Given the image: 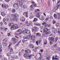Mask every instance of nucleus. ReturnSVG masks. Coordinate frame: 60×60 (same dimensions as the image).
Here are the masks:
<instances>
[{"instance_id":"nucleus-33","label":"nucleus","mask_w":60,"mask_h":60,"mask_svg":"<svg viewBox=\"0 0 60 60\" xmlns=\"http://www.w3.org/2000/svg\"><path fill=\"white\" fill-rule=\"evenodd\" d=\"M5 4H2L1 6L2 8H4V6H5Z\"/></svg>"},{"instance_id":"nucleus-18","label":"nucleus","mask_w":60,"mask_h":60,"mask_svg":"<svg viewBox=\"0 0 60 60\" xmlns=\"http://www.w3.org/2000/svg\"><path fill=\"white\" fill-rule=\"evenodd\" d=\"M40 14V13L39 12H38L37 13V14L36 15V17H37V18H39L40 16V15H39Z\"/></svg>"},{"instance_id":"nucleus-10","label":"nucleus","mask_w":60,"mask_h":60,"mask_svg":"<svg viewBox=\"0 0 60 60\" xmlns=\"http://www.w3.org/2000/svg\"><path fill=\"white\" fill-rule=\"evenodd\" d=\"M23 15L24 16H26V18H28V12H25L23 13Z\"/></svg>"},{"instance_id":"nucleus-21","label":"nucleus","mask_w":60,"mask_h":60,"mask_svg":"<svg viewBox=\"0 0 60 60\" xmlns=\"http://www.w3.org/2000/svg\"><path fill=\"white\" fill-rule=\"evenodd\" d=\"M17 6H18V4H17L15 3V4H14L13 6V7L15 8Z\"/></svg>"},{"instance_id":"nucleus-15","label":"nucleus","mask_w":60,"mask_h":60,"mask_svg":"<svg viewBox=\"0 0 60 60\" xmlns=\"http://www.w3.org/2000/svg\"><path fill=\"white\" fill-rule=\"evenodd\" d=\"M20 20L22 22H24V21H25V18H21L20 19Z\"/></svg>"},{"instance_id":"nucleus-37","label":"nucleus","mask_w":60,"mask_h":60,"mask_svg":"<svg viewBox=\"0 0 60 60\" xmlns=\"http://www.w3.org/2000/svg\"><path fill=\"white\" fill-rule=\"evenodd\" d=\"M11 54V53H8L7 54V56H8L9 57H10V55Z\"/></svg>"},{"instance_id":"nucleus-12","label":"nucleus","mask_w":60,"mask_h":60,"mask_svg":"<svg viewBox=\"0 0 60 60\" xmlns=\"http://www.w3.org/2000/svg\"><path fill=\"white\" fill-rule=\"evenodd\" d=\"M35 37V36L34 35H32L30 37V40L31 41H32L34 39V38Z\"/></svg>"},{"instance_id":"nucleus-34","label":"nucleus","mask_w":60,"mask_h":60,"mask_svg":"<svg viewBox=\"0 0 60 60\" xmlns=\"http://www.w3.org/2000/svg\"><path fill=\"white\" fill-rule=\"evenodd\" d=\"M36 35L37 36H41V34L40 33H37L36 34Z\"/></svg>"},{"instance_id":"nucleus-60","label":"nucleus","mask_w":60,"mask_h":60,"mask_svg":"<svg viewBox=\"0 0 60 60\" xmlns=\"http://www.w3.org/2000/svg\"><path fill=\"white\" fill-rule=\"evenodd\" d=\"M15 35L16 36H18V34L17 33H15Z\"/></svg>"},{"instance_id":"nucleus-14","label":"nucleus","mask_w":60,"mask_h":60,"mask_svg":"<svg viewBox=\"0 0 60 60\" xmlns=\"http://www.w3.org/2000/svg\"><path fill=\"white\" fill-rule=\"evenodd\" d=\"M24 39L22 40V41L23 42H24L25 41H27V38H23Z\"/></svg>"},{"instance_id":"nucleus-64","label":"nucleus","mask_w":60,"mask_h":60,"mask_svg":"<svg viewBox=\"0 0 60 60\" xmlns=\"http://www.w3.org/2000/svg\"><path fill=\"white\" fill-rule=\"evenodd\" d=\"M60 4V0L58 1V2L57 3V4Z\"/></svg>"},{"instance_id":"nucleus-43","label":"nucleus","mask_w":60,"mask_h":60,"mask_svg":"<svg viewBox=\"0 0 60 60\" xmlns=\"http://www.w3.org/2000/svg\"><path fill=\"white\" fill-rule=\"evenodd\" d=\"M56 26L57 27L58 26H59V23H57L56 24Z\"/></svg>"},{"instance_id":"nucleus-59","label":"nucleus","mask_w":60,"mask_h":60,"mask_svg":"<svg viewBox=\"0 0 60 60\" xmlns=\"http://www.w3.org/2000/svg\"><path fill=\"white\" fill-rule=\"evenodd\" d=\"M5 2H8L10 1V0H5Z\"/></svg>"},{"instance_id":"nucleus-29","label":"nucleus","mask_w":60,"mask_h":60,"mask_svg":"<svg viewBox=\"0 0 60 60\" xmlns=\"http://www.w3.org/2000/svg\"><path fill=\"white\" fill-rule=\"evenodd\" d=\"M2 44L4 46H6V42H2Z\"/></svg>"},{"instance_id":"nucleus-44","label":"nucleus","mask_w":60,"mask_h":60,"mask_svg":"<svg viewBox=\"0 0 60 60\" xmlns=\"http://www.w3.org/2000/svg\"><path fill=\"white\" fill-rule=\"evenodd\" d=\"M41 40L39 39V42H38L39 44H41Z\"/></svg>"},{"instance_id":"nucleus-61","label":"nucleus","mask_w":60,"mask_h":60,"mask_svg":"<svg viewBox=\"0 0 60 60\" xmlns=\"http://www.w3.org/2000/svg\"><path fill=\"white\" fill-rule=\"evenodd\" d=\"M33 5H32L30 7V8H33Z\"/></svg>"},{"instance_id":"nucleus-7","label":"nucleus","mask_w":60,"mask_h":60,"mask_svg":"<svg viewBox=\"0 0 60 60\" xmlns=\"http://www.w3.org/2000/svg\"><path fill=\"white\" fill-rule=\"evenodd\" d=\"M10 20L12 22H13L14 21H15L16 22H18V21L17 18H14V17H13V18L12 19H11Z\"/></svg>"},{"instance_id":"nucleus-36","label":"nucleus","mask_w":60,"mask_h":60,"mask_svg":"<svg viewBox=\"0 0 60 60\" xmlns=\"http://www.w3.org/2000/svg\"><path fill=\"white\" fill-rule=\"evenodd\" d=\"M8 7V5H5V6L4 8L5 9H7Z\"/></svg>"},{"instance_id":"nucleus-38","label":"nucleus","mask_w":60,"mask_h":60,"mask_svg":"<svg viewBox=\"0 0 60 60\" xmlns=\"http://www.w3.org/2000/svg\"><path fill=\"white\" fill-rule=\"evenodd\" d=\"M19 3L20 4V5H21L22 4V2H21V1H20V0H19Z\"/></svg>"},{"instance_id":"nucleus-51","label":"nucleus","mask_w":60,"mask_h":60,"mask_svg":"<svg viewBox=\"0 0 60 60\" xmlns=\"http://www.w3.org/2000/svg\"><path fill=\"white\" fill-rule=\"evenodd\" d=\"M50 34V32H48L46 33V34L49 35V34Z\"/></svg>"},{"instance_id":"nucleus-6","label":"nucleus","mask_w":60,"mask_h":60,"mask_svg":"<svg viewBox=\"0 0 60 60\" xmlns=\"http://www.w3.org/2000/svg\"><path fill=\"white\" fill-rule=\"evenodd\" d=\"M57 6L55 7L54 8L53 10V11H55L56 10H57L59 8V7L60 6V4L57 5Z\"/></svg>"},{"instance_id":"nucleus-63","label":"nucleus","mask_w":60,"mask_h":60,"mask_svg":"<svg viewBox=\"0 0 60 60\" xmlns=\"http://www.w3.org/2000/svg\"><path fill=\"white\" fill-rule=\"evenodd\" d=\"M3 22H0L1 26H3Z\"/></svg>"},{"instance_id":"nucleus-9","label":"nucleus","mask_w":60,"mask_h":60,"mask_svg":"<svg viewBox=\"0 0 60 60\" xmlns=\"http://www.w3.org/2000/svg\"><path fill=\"white\" fill-rule=\"evenodd\" d=\"M32 30L33 31H34V32H37L38 29H37V27H35L32 28Z\"/></svg>"},{"instance_id":"nucleus-23","label":"nucleus","mask_w":60,"mask_h":60,"mask_svg":"<svg viewBox=\"0 0 60 60\" xmlns=\"http://www.w3.org/2000/svg\"><path fill=\"white\" fill-rule=\"evenodd\" d=\"M7 41V39L6 38H4V40H3V42H6Z\"/></svg>"},{"instance_id":"nucleus-27","label":"nucleus","mask_w":60,"mask_h":60,"mask_svg":"<svg viewBox=\"0 0 60 60\" xmlns=\"http://www.w3.org/2000/svg\"><path fill=\"white\" fill-rule=\"evenodd\" d=\"M30 48H31L32 49H33L34 48V46H33V45L31 44L30 45Z\"/></svg>"},{"instance_id":"nucleus-32","label":"nucleus","mask_w":60,"mask_h":60,"mask_svg":"<svg viewBox=\"0 0 60 60\" xmlns=\"http://www.w3.org/2000/svg\"><path fill=\"white\" fill-rule=\"evenodd\" d=\"M57 15L58 17V19H60V15L59 13H57Z\"/></svg>"},{"instance_id":"nucleus-42","label":"nucleus","mask_w":60,"mask_h":60,"mask_svg":"<svg viewBox=\"0 0 60 60\" xmlns=\"http://www.w3.org/2000/svg\"><path fill=\"white\" fill-rule=\"evenodd\" d=\"M58 40V38L56 37L55 38V42H57V41Z\"/></svg>"},{"instance_id":"nucleus-24","label":"nucleus","mask_w":60,"mask_h":60,"mask_svg":"<svg viewBox=\"0 0 60 60\" xmlns=\"http://www.w3.org/2000/svg\"><path fill=\"white\" fill-rule=\"evenodd\" d=\"M53 16L55 19H56L57 18V15L56 14H54Z\"/></svg>"},{"instance_id":"nucleus-53","label":"nucleus","mask_w":60,"mask_h":60,"mask_svg":"<svg viewBox=\"0 0 60 60\" xmlns=\"http://www.w3.org/2000/svg\"><path fill=\"white\" fill-rule=\"evenodd\" d=\"M49 19V17H48V18H46L45 19V20H46V21H47V20H48V19Z\"/></svg>"},{"instance_id":"nucleus-11","label":"nucleus","mask_w":60,"mask_h":60,"mask_svg":"<svg viewBox=\"0 0 60 60\" xmlns=\"http://www.w3.org/2000/svg\"><path fill=\"white\" fill-rule=\"evenodd\" d=\"M38 18L41 20H44V18L42 16H41L39 17H38Z\"/></svg>"},{"instance_id":"nucleus-30","label":"nucleus","mask_w":60,"mask_h":60,"mask_svg":"<svg viewBox=\"0 0 60 60\" xmlns=\"http://www.w3.org/2000/svg\"><path fill=\"white\" fill-rule=\"evenodd\" d=\"M13 51V49H12V48L11 47L10 50L9 51V52H10V53H11V52H12Z\"/></svg>"},{"instance_id":"nucleus-2","label":"nucleus","mask_w":60,"mask_h":60,"mask_svg":"<svg viewBox=\"0 0 60 60\" xmlns=\"http://www.w3.org/2000/svg\"><path fill=\"white\" fill-rule=\"evenodd\" d=\"M22 33H23L24 34L26 35V34H30V31L29 30H28L26 29L23 28L22 29Z\"/></svg>"},{"instance_id":"nucleus-62","label":"nucleus","mask_w":60,"mask_h":60,"mask_svg":"<svg viewBox=\"0 0 60 60\" xmlns=\"http://www.w3.org/2000/svg\"><path fill=\"white\" fill-rule=\"evenodd\" d=\"M8 36H11V34H10V33H8Z\"/></svg>"},{"instance_id":"nucleus-40","label":"nucleus","mask_w":60,"mask_h":60,"mask_svg":"<svg viewBox=\"0 0 60 60\" xmlns=\"http://www.w3.org/2000/svg\"><path fill=\"white\" fill-rule=\"evenodd\" d=\"M52 29L53 30V31H56V29L54 28V26H52Z\"/></svg>"},{"instance_id":"nucleus-16","label":"nucleus","mask_w":60,"mask_h":60,"mask_svg":"<svg viewBox=\"0 0 60 60\" xmlns=\"http://www.w3.org/2000/svg\"><path fill=\"white\" fill-rule=\"evenodd\" d=\"M19 16V15L17 13H16L15 14V15L13 16V18H16Z\"/></svg>"},{"instance_id":"nucleus-41","label":"nucleus","mask_w":60,"mask_h":60,"mask_svg":"<svg viewBox=\"0 0 60 60\" xmlns=\"http://www.w3.org/2000/svg\"><path fill=\"white\" fill-rule=\"evenodd\" d=\"M6 19H5L4 18V19H3V22L4 23L5 21H6Z\"/></svg>"},{"instance_id":"nucleus-22","label":"nucleus","mask_w":60,"mask_h":60,"mask_svg":"<svg viewBox=\"0 0 60 60\" xmlns=\"http://www.w3.org/2000/svg\"><path fill=\"white\" fill-rule=\"evenodd\" d=\"M32 4H33V6H34V7H36L37 6V5L36 4H35L34 2H32Z\"/></svg>"},{"instance_id":"nucleus-26","label":"nucleus","mask_w":60,"mask_h":60,"mask_svg":"<svg viewBox=\"0 0 60 60\" xmlns=\"http://www.w3.org/2000/svg\"><path fill=\"white\" fill-rule=\"evenodd\" d=\"M16 12V10L15 9H12L11 11L12 13H14L15 12Z\"/></svg>"},{"instance_id":"nucleus-54","label":"nucleus","mask_w":60,"mask_h":60,"mask_svg":"<svg viewBox=\"0 0 60 60\" xmlns=\"http://www.w3.org/2000/svg\"><path fill=\"white\" fill-rule=\"evenodd\" d=\"M21 52H20L19 53V56H21Z\"/></svg>"},{"instance_id":"nucleus-39","label":"nucleus","mask_w":60,"mask_h":60,"mask_svg":"<svg viewBox=\"0 0 60 60\" xmlns=\"http://www.w3.org/2000/svg\"><path fill=\"white\" fill-rule=\"evenodd\" d=\"M48 17H49V19H53V17L52 16H50Z\"/></svg>"},{"instance_id":"nucleus-4","label":"nucleus","mask_w":60,"mask_h":60,"mask_svg":"<svg viewBox=\"0 0 60 60\" xmlns=\"http://www.w3.org/2000/svg\"><path fill=\"white\" fill-rule=\"evenodd\" d=\"M25 54L24 55V56H26V55H28V54H29L30 53H31V50L29 49H27L25 51Z\"/></svg>"},{"instance_id":"nucleus-3","label":"nucleus","mask_w":60,"mask_h":60,"mask_svg":"<svg viewBox=\"0 0 60 60\" xmlns=\"http://www.w3.org/2000/svg\"><path fill=\"white\" fill-rule=\"evenodd\" d=\"M48 40L49 41H51L50 42V45H52L55 42V38L53 37H49Z\"/></svg>"},{"instance_id":"nucleus-17","label":"nucleus","mask_w":60,"mask_h":60,"mask_svg":"<svg viewBox=\"0 0 60 60\" xmlns=\"http://www.w3.org/2000/svg\"><path fill=\"white\" fill-rule=\"evenodd\" d=\"M38 19L36 18H34V19L33 21V22H36L37 21H38Z\"/></svg>"},{"instance_id":"nucleus-13","label":"nucleus","mask_w":60,"mask_h":60,"mask_svg":"<svg viewBox=\"0 0 60 60\" xmlns=\"http://www.w3.org/2000/svg\"><path fill=\"white\" fill-rule=\"evenodd\" d=\"M11 45H9V46L8 47H7L6 48V50L7 51H9L10 49V46H11Z\"/></svg>"},{"instance_id":"nucleus-20","label":"nucleus","mask_w":60,"mask_h":60,"mask_svg":"<svg viewBox=\"0 0 60 60\" xmlns=\"http://www.w3.org/2000/svg\"><path fill=\"white\" fill-rule=\"evenodd\" d=\"M49 30V29H48V28H44V31H45V32H47Z\"/></svg>"},{"instance_id":"nucleus-35","label":"nucleus","mask_w":60,"mask_h":60,"mask_svg":"<svg viewBox=\"0 0 60 60\" xmlns=\"http://www.w3.org/2000/svg\"><path fill=\"white\" fill-rule=\"evenodd\" d=\"M19 42L17 44L15 45V46L16 47H18L19 46Z\"/></svg>"},{"instance_id":"nucleus-50","label":"nucleus","mask_w":60,"mask_h":60,"mask_svg":"<svg viewBox=\"0 0 60 60\" xmlns=\"http://www.w3.org/2000/svg\"><path fill=\"white\" fill-rule=\"evenodd\" d=\"M50 59V57H47L46 58V59H47V60H49V59Z\"/></svg>"},{"instance_id":"nucleus-31","label":"nucleus","mask_w":60,"mask_h":60,"mask_svg":"<svg viewBox=\"0 0 60 60\" xmlns=\"http://www.w3.org/2000/svg\"><path fill=\"white\" fill-rule=\"evenodd\" d=\"M45 27H50V25H49V24H47L45 25Z\"/></svg>"},{"instance_id":"nucleus-25","label":"nucleus","mask_w":60,"mask_h":60,"mask_svg":"<svg viewBox=\"0 0 60 60\" xmlns=\"http://www.w3.org/2000/svg\"><path fill=\"white\" fill-rule=\"evenodd\" d=\"M1 15H2V16H5V15H6L5 13H4V12H1Z\"/></svg>"},{"instance_id":"nucleus-28","label":"nucleus","mask_w":60,"mask_h":60,"mask_svg":"<svg viewBox=\"0 0 60 60\" xmlns=\"http://www.w3.org/2000/svg\"><path fill=\"white\" fill-rule=\"evenodd\" d=\"M30 35H29L28 36H27L26 38L28 40H30Z\"/></svg>"},{"instance_id":"nucleus-46","label":"nucleus","mask_w":60,"mask_h":60,"mask_svg":"<svg viewBox=\"0 0 60 60\" xmlns=\"http://www.w3.org/2000/svg\"><path fill=\"white\" fill-rule=\"evenodd\" d=\"M42 24L43 26H46V23L45 22H44L42 23Z\"/></svg>"},{"instance_id":"nucleus-19","label":"nucleus","mask_w":60,"mask_h":60,"mask_svg":"<svg viewBox=\"0 0 60 60\" xmlns=\"http://www.w3.org/2000/svg\"><path fill=\"white\" fill-rule=\"evenodd\" d=\"M56 32L58 34L60 33V29L59 28L56 30Z\"/></svg>"},{"instance_id":"nucleus-52","label":"nucleus","mask_w":60,"mask_h":60,"mask_svg":"<svg viewBox=\"0 0 60 60\" xmlns=\"http://www.w3.org/2000/svg\"><path fill=\"white\" fill-rule=\"evenodd\" d=\"M33 15H31L30 17V19H32V18H33Z\"/></svg>"},{"instance_id":"nucleus-47","label":"nucleus","mask_w":60,"mask_h":60,"mask_svg":"<svg viewBox=\"0 0 60 60\" xmlns=\"http://www.w3.org/2000/svg\"><path fill=\"white\" fill-rule=\"evenodd\" d=\"M57 47V44H55L53 46V47H54V48H55V47Z\"/></svg>"},{"instance_id":"nucleus-1","label":"nucleus","mask_w":60,"mask_h":60,"mask_svg":"<svg viewBox=\"0 0 60 60\" xmlns=\"http://www.w3.org/2000/svg\"><path fill=\"white\" fill-rule=\"evenodd\" d=\"M8 26L10 27L11 26L10 28L11 30H13L14 29H18L19 28L17 24H16L14 25L13 23H10L8 24Z\"/></svg>"},{"instance_id":"nucleus-45","label":"nucleus","mask_w":60,"mask_h":60,"mask_svg":"<svg viewBox=\"0 0 60 60\" xmlns=\"http://www.w3.org/2000/svg\"><path fill=\"white\" fill-rule=\"evenodd\" d=\"M21 31V30L20 29H19L16 31V32H19Z\"/></svg>"},{"instance_id":"nucleus-56","label":"nucleus","mask_w":60,"mask_h":60,"mask_svg":"<svg viewBox=\"0 0 60 60\" xmlns=\"http://www.w3.org/2000/svg\"><path fill=\"white\" fill-rule=\"evenodd\" d=\"M47 43V41H45V43H44V45H46Z\"/></svg>"},{"instance_id":"nucleus-49","label":"nucleus","mask_w":60,"mask_h":60,"mask_svg":"<svg viewBox=\"0 0 60 60\" xmlns=\"http://www.w3.org/2000/svg\"><path fill=\"white\" fill-rule=\"evenodd\" d=\"M28 24L27 25V26H33V25H31V24L30 23H29L27 24Z\"/></svg>"},{"instance_id":"nucleus-8","label":"nucleus","mask_w":60,"mask_h":60,"mask_svg":"<svg viewBox=\"0 0 60 60\" xmlns=\"http://www.w3.org/2000/svg\"><path fill=\"white\" fill-rule=\"evenodd\" d=\"M24 57L26 58V59H28L29 58V57H31L32 56V55H30L29 56V55L26 54V55L25 56H24Z\"/></svg>"},{"instance_id":"nucleus-5","label":"nucleus","mask_w":60,"mask_h":60,"mask_svg":"<svg viewBox=\"0 0 60 60\" xmlns=\"http://www.w3.org/2000/svg\"><path fill=\"white\" fill-rule=\"evenodd\" d=\"M11 40L12 41H13V43L14 44H15V43L18 42V40L16 39V38H12Z\"/></svg>"},{"instance_id":"nucleus-48","label":"nucleus","mask_w":60,"mask_h":60,"mask_svg":"<svg viewBox=\"0 0 60 60\" xmlns=\"http://www.w3.org/2000/svg\"><path fill=\"white\" fill-rule=\"evenodd\" d=\"M56 22L55 20H53L52 21V23L53 24H55Z\"/></svg>"},{"instance_id":"nucleus-58","label":"nucleus","mask_w":60,"mask_h":60,"mask_svg":"<svg viewBox=\"0 0 60 60\" xmlns=\"http://www.w3.org/2000/svg\"><path fill=\"white\" fill-rule=\"evenodd\" d=\"M15 56V58L16 59H18V56Z\"/></svg>"},{"instance_id":"nucleus-57","label":"nucleus","mask_w":60,"mask_h":60,"mask_svg":"<svg viewBox=\"0 0 60 60\" xmlns=\"http://www.w3.org/2000/svg\"><path fill=\"white\" fill-rule=\"evenodd\" d=\"M11 58H13L14 59V58H15V56H12L11 57Z\"/></svg>"},{"instance_id":"nucleus-55","label":"nucleus","mask_w":60,"mask_h":60,"mask_svg":"<svg viewBox=\"0 0 60 60\" xmlns=\"http://www.w3.org/2000/svg\"><path fill=\"white\" fill-rule=\"evenodd\" d=\"M2 48V45L0 44V49H1Z\"/></svg>"}]
</instances>
